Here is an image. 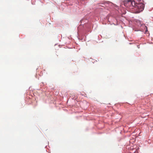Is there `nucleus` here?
Here are the masks:
<instances>
[{"label":"nucleus","mask_w":153,"mask_h":153,"mask_svg":"<svg viewBox=\"0 0 153 153\" xmlns=\"http://www.w3.org/2000/svg\"><path fill=\"white\" fill-rule=\"evenodd\" d=\"M144 4L142 3L136 4V5L134 7V10H136L135 13H138L142 11L144 9Z\"/></svg>","instance_id":"f257e3e1"},{"label":"nucleus","mask_w":153,"mask_h":153,"mask_svg":"<svg viewBox=\"0 0 153 153\" xmlns=\"http://www.w3.org/2000/svg\"><path fill=\"white\" fill-rule=\"evenodd\" d=\"M126 6H127V4L130 7L131 6V4H132V1L131 0H129L127 2H126V3H125Z\"/></svg>","instance_id":"f03ea898"},{"label":"nucleus","mask_w":153,"mask_h":153,"mask_svg":"<svg viewBox=\"0 0 153 153\" xmlns=\"http://www.w3.org/2000/svg\"><path fill=\"white\" fill-rule=\"evenodd\" d=\"M132 4H131V5L132 7H134L136 5V4H137L136 3H135L134 1H132Z\"/></svg>","instance_id":"7ed1b4c3"},{"label":"nucleus","mask_w":153,"mask_h":153,"mask_svg":"<svg viewBox=\"0 0 153 153\" xmlns=\"http://www.w3.org/2000/svg\"><path fill=\"white\" fill-rule=\"evenodd\" d=\"M138 1H140V0H137Z\"/></svg>","instance_id":"20e7f679"}]
</instances>
